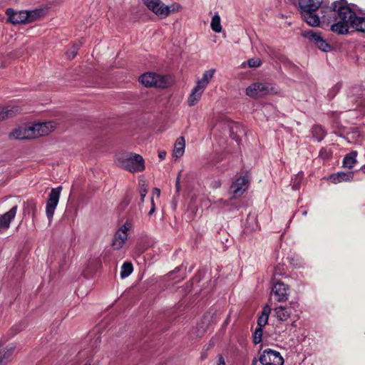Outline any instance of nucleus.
<instances>
[{
	"label": "nucleus",
	"instance_id": "1",
	"mask_svg": "<svg viewBox=\"0 0 365 365\" xmlns=\"http://www.w3.org/2000/svg\"><path fill=\"white\" fill-rule=\"evenodd\" d=\"M56 121H46L18 127L9 135L10 139L26 140L50 134L57 128Z\"/></svg>",
	"mask_w": 365,
	"mask_h": 365
},
{
	"label": "nucleus",
	"instance_id": "2",
	"mask_svg": "<svg viewBox=\"0 0 365 365\" xmlns=\"http://www.w3.org/2000/svg\"><path fill=\"white\" fill-rule=\"evenodd\" d=\"M345 0L334 1L330 6V11L333 12L334 18L336 23L331 25L332 31L339 34H344L349 31V21L352 16V11L346 6Z\"/></svg>",
	"mask_w": 365,
	"mask_h": 365
},
{
	"label": "nucleus",
	"instance_id": "3",
	"mask_svg": "<svg viewBox=\"0 0 365 365\" xmlns=\"http://www.w3.org/2000/svg\"><path fill=\"white\" fill-rule=\"evenodd\" d=\"M115 163L119 168L130 173L142 172L145 170L143 157L133 153L118 154Z\"/></svg>",
	"mask_w": 365,
	"mask_h": 365
},
{
	"label": "nucleus",
	"instance_id": "4",
	"mask_svg": "<svg viewBox=\"0 0 365 365\" xmlns=\"http://www.w3.org/2000/svg\"><path fill=\"white\" fill-rule=\"evenodd\" d=\"M246 95L250 98H258L267 95L279 93V88L273 83L268 82H255L245 90Z\"/></svg>",
	"mask_w": 365,
	"mask_h": 365
},
{
	"label": "nucleus",
	"instance_id": "5",
	"mask_svg": "<svg viewBox=\"0 0 365 365\" xmlns=\"http://www.w3.org/2000/svg\"><path fill=\"white\" fill-rule=\"evenodd\" d=\"M145 5L155 14L161 19L170 15L171 12L178 11L181 6L179 4L166 6L160 0H143Z\"/></svg>",
	"mask_w": 365,
	"mask_h": 365
},
{
	"label": "nucleus",
	"instance_id": "6",
	"mask_svg": "<svg viewBox=\"0 0 365 365\" xmlns=\"http://www.w3.org/2000/svg\"><path fill=\"white\" fill-rule=\"evenodd\" d=\"M133 227L132 220L128 219L114 235L112 247L114 250L121 249L128 239V232Z\"/></svg>",
	"mask_w": 365,
	"mask_h": 365
},
{
	"label": "nucleus",
	"instance_id": "7",
	"mask_svg": "<svg viewBox=\"0 0 365 365\" xmlns=\"http://www.w3.org/2000/svg\"><path fill=\"white\" fill-rule=\"evenodd\" d=\"M259 362L262 365H283L284 359L281 354L271 349H264L260 354Z\"/></svg>",
	"mask_w": 365,
	"mask_h": 365
},
{
	"label": "nucleus",
	"instance_id": "8",
	"mask_svg": "<svg viewBox=\"0 0 365 365\" xmlns=\"http://www.w3.org/2000/svg\"><path fill=\"white\" fill-rule=\"evenodd\" d=\"M61 190V186L52 188L51 192L48 195V197L46 202V213L49 222H51L53 217L55 210L59 201Z\"/></svg>",
	"mask_w": 365,
	"mask_h": 365
},
{
	"label": "nucleus",
	"instance_id": "9",
	"mask_svg": "<svg viewBox=\"0 0 365 365\" xmlns=\"http://www.w3.org/2000/svg\"><path fill=\"white\" fill-rule=\"evenodd\" d=\"M140 82L146 87L164 88L167 82L163 76L154 73H147L139 77Z\"/></svg>",
	"mask_w": 365,
	"mask_h": 365
},
{
	"label": "nucleus",
	"instance_id": "10",
	"mask_svg": "<svg viewBox=\"0 0 365 365\" xmlns=\"http://www.w3.org/2000/svg\"><path fill=\"white\" fill-rule=\"evenodd\" d=\"M304 36L312 41L321 51L327 52L330 50L331 46L322 37L319 33H317L313 30H309L306 31Z\"/></svg>",
	"mask_w": 365,
	"mask_h": 365
},
{
	"label": "nucleus",
	"instance_id": "11",
	"mask_svg": "<svg viewBox=\"0 0 365 365\" xmlns=\"http://www.w3.org/2000/svg\"><path fill=\"white\" fill-rule=\"evenodd\" d=\"M289 287L287 284L281 282H276L272 289V293L276 297L279 302H284L288 299Z\"/></svg>",
	"mask_w": 365,
	"mask_h": 365
},
{
	"label": "nucleus",
	"instance_id": "12",
	"mask_svg": "<svg viewBox=\"0 0 365 365\" xmlns=\"http://www.w3.org/2000/svg\"><path fill=\"white\" fill-rule=\"evenodd\" d=\"M249 182L245 177L238 178L231 185L230 192L234 197L241 196L248 187Z\"/></svg>",
	"mask_w": 365,
	"mask_h": 365
},
{
	"label": "nucleus",
	"instance_id": "13",
	"mask_svg": "<svg viewBox=\"0 0 365 365\" xmlns=\"http://www.w3.org/2000/svg\"><path fill=\"white\" fill-rule=\"evenodd\" d=\"M17 212V206H14L7 212L0 215V232H5L10 227L11 222L14 219Z\"/></svg>",
	"mask_w": 365,
	"mask_h": 365
},
{
	"label": "nucleus",
	"instance_id": "14",
	"mask_svg": "<svg viewBox=\"0 0 365 365\" xmlns=\"http://www.w3.org/2000/svg\"><path fill=\"white\" fill-rule=\"evenodd\" d=\"M9 21L13 24H26V11H15L12 9H7L6 11Z\"/></svg>",
	"mask_w": 365,
	"mask_h": 365
},
{
	"label": "nucleus",
	"instance_id": "15",
	"mask_svg": "<svg viewBox=\"0 0 365 365\" xmlns=\"http://www.w3.org/2000/svg\"><path fill=\"white\" fill-rule=\"evenodd\" d=\"M15 349L13 344L0 349V365H6L12 359Z\"/></svg>",
	"mask_w": 365,
	"mask_h": 365
},
{
	"label": "nucleus",
	"instance_id": "16",
	"mask_svg": "<svg viewBox=\"0 0 365 365\" xmlns=\"http://www.w3.org/2000/svg\"><path fill=\"white\" fill-rule=\"evenodd\" d=\"M322 0H299V6L301 11H317Z\"/></svg>",
	"mask_w": 365,
	"mask_h": 365
},
{
	"label": "nucleus",
	"instance_id": "17",
	"mask_svg": "<svg viewBox=\"0 0 365 365\" xmlns=\"http://www.w3.org/2000/svg\"><path fill=\"white\" fill-rule=\"evenodd\" d=\"M205 89L200 88L198 86H195L191 91L190 94L187 98V105L190 107L194 106L200 100Z\"/></svg>",
	"mask_w": 365,
	"mask_h": 365
},
{
	"label": "nucleus",
	"instance_id": "18",
	"mask_svg": "<svg viewBox=\"0 0 365 365\" xmlns=\"http://www.w3.org/2000/svg\"><path fill=\"white\" fill-rule=\"evenodd\" d=\"M316 11H301L302 19L309 26H317L319 25L320 20L319 16L314 13Z\"/></svg>",
	"mask_w": 365,
	"mask_h": 365
},
{
	"label": "nucleus",
	"instance_id": "19",
	"mask_svg": "<svg viewBox=\"0 0 365 365\" xmlns=\"http://www.w3.org/2000/svg\"><path fill=\"white\" fill-rule=\"evenodd\" d=\"M274 316L279 321H286L291 316V307L287 306H277L274 308Z\"/></svg>",
	"mask_w": 365,
	"mask_h": 365
},
{
	"label": "nucleus",
	"instance_id": "20",
	"mask_svg": "<svg viewBox=\"0 0 365 365\" xmlns=\"http://www.w3.org/2000/svg\"><path fill=\"white\" fill-rule=\"evenodd\" d=\"M215 73V68L205 71L202 74V78L197 80L196 85L205 90L210 81L212 78Z\"/></svg>",
	"mask_w": 365,
	"mask_h": 365
},
{
	"label": "nucleus",
	"instance_id": "21",
	"mask_svg": "<svg viewBox=\"0 0 365 365\" xmlns=\"http://www.w3.org/2000/svg\"><path fill=\"white\" fill-rule=\"evenodd\" d=\"M185 140L183 137H179L174 145L173 151V155L175 159H178L182 156L185 152Z\"/></svg>",
	"mask_w": 365,
	"mask_h": 365
},
{
	"label": "nucleus",
	"instance_id": "22",
	"mask_svg": "<svg viewBox=\"0 0 365 365\" xmlns=\"http://www.w3.org/2000/svg\"><path fill=\"white\" fill-rule=\"evenodd\" d=\"M19 110L20 108L17 106H7L0 108V120L11 117L14 114L19 113Z\"/></svg>",
	"mask_w": 365,
	"mask_h": 365
},
{
	"label": "nucleus",
	"instance_id": "23",
	"mask_svg": "<svg viewBox=\"0 0 365 365\" xmlns=\"http://www.w3.org/2000/svg\"><path fill=\"white\" fill-rule=\"evenodd\" d=\"M354 178L352 172L337 173L331 176V179L334 183H339L342 181H351Z\"/></svg>",
	"mask_w": 365,
	"mask_h": 365
},
{
	"label": "nucleus",
	"instance_id": "24",
	"mask_svg": "<svg viewBox=\"0 0 365 365\" xmlns=\"http://www.w3.org/2000/svg\"><path fill=\"white\" fill-rule=\"evenodd\" d=\"M271 310H272V309L269 305H266L263 308L262 314L257 319V326L259 327L262 328L263 327H264L267 324Z\"/></svg>",
	"mask_w": 365,
	"mask_h": 365
},
{
	"label": "nucleus",
	"instance_id": "25",
	"mask_svg": "<svg viewBox=\"0 0 365 365\" xmlns=\"http://www.w3.org/2000/svg\"><path fill=\"white\" fill-rule=\"evenodd\" d=\"M364 24V17H358L355 15V13L352 11V16L351 17L349 24L351 27L355 29L358 31H361L360 26H363Z\"/></svg>",
	"mask_w": 365,
	"mask_h": 365
},
{
	"label": "nucleus",
	"instance_id": "26",
	"mask_svg": "<svg viewBox=\"0 0 365 365\" xmlns=\"http://www.w3.org/2000/svg\"><path fill=\"white\" fill-rule=\"evenodd\" d=\"M356 155L357 153L356 151H353L346 155L343 160V165L348 168H353L356 163Z\"/></svg>",
	"mask_w": 365,
	"mask_h": 365
},
{
	"label": "nucleus",
	"instance_id": "27",
	"mask_svg": "<svg viewBox=\"0 0 365 365\" xmlns=\"http://www.w3.org/2000/svg\"><path fill=\"white\" fill-rule=\"evenodd\" d=\"M26 14L28 20H26V24L32 23L38 19H39L43 15L42 9H36L31 11H26Z\"/></svg>",
	"mask_w": 365,
	"mask_h": 365
},
{
	"label": "nucleus",
	"instance_id": "28",
	"mask_svg": "<svg viewBox=\"0 0 365 365\" xmlns=\"http://www.w3.org/2000/svg\"><path fill=\"white\" fill-rule=\"evenodd\" d=\"M312 136L315 138L317 141H321L325 137L326 132L324 131L322 126L316 125H314L312 128Z\"/></svg>",
	"mask_w": 365,
	"mask_h": 365
},
{
	"label": "nucleus",
	"instance_id": "29",
	"mask_svg": "<svg viewBox=\"0 0 365 365\" xmlns=\"http://www.w3.org/2000/svg\"><path fill=\"white\" fill-rule=\"evenodd\" d=\"M133 271V267L131 262H125L123 264L120 269V277L122 279L128 277Z\"/></svg>",
	"mask_w": 365,
	"mask_h": 365
},
{
	"label": "nucleus",
	"instance_id": "30",
	"mask_svg": "<svg viewBox=\"0 0 365 365\" xmlns=\"http://www.w3.org/2000/svg\"><path fill=\"white\" fill-rule=\"evenodd\" d=\"M36 211V203L33 200H28L24 204V212L25 214L30 215L34 216Z\"/></svg>",
	"mask_w": 365,
	"mask_h": 365
},
{
	"label": "nucleus",
	"instance_id": "31",
	"mask_svg": "<svg viewBox=\"0 0 365 365\" xmlns=\"http://www.w3.org/2000/svg\"><path fill=\"white\" fill-rule=\"evenodd\" d=\"M210 26L212 29L217 33H220L222 31L220 16H219V14H215L212 16Z\"/></svg>",
	"mask_w": 365,
	"mask_h": 365
},
{
	"label": "nucleus",
	"instance_id": "32",
	"mask_svg": "<svg viewBox=\"0 0 365 365\" xmlns=\"http://www.w3.org/2000/svg\"><path fill=\"white\" fill-rule=\"evenodd\" d=\"M262 328L258 327L255 329L253 336L254 344H257L262 341Z\"/></svg>",
	"mask_w": 365,
	"mask_h": 365
},
{
	"label": "nucleus",
	"instance_id": "33",
	"mask_svg": "<svg viewBox=\"0 0 365 365\" xmlns=\"http://www.w3.org/2000/svg\"><path fill=\"white\" fill-rule=\"evenodd\" d=\"M247 65L250 68H257L262 65V61L259 58H252L247 61Z\"/></svg>",
	"mask_w": 365,
	"mask_h": 365
},
{
	"label": "nucleus",
	"instance_id": "34",
	"mask_svg": "<svg viewBox=\"0 0 365 365\" xmlns=\"http://www.w3.org/2000/svg\"><path fill=\"white\" fill-rule=\"evenodd\" d=\"M303 175L302 174H298V175L296 177L294 182H293V189L294 190H299L300 187V182L302 180Z\"/></svg>",
	"mask_w": 365,
	"mask_h": 365
},
{
	"label": "nucleus",
	"instance_id": "35",
	"mask_svg": "<svg viewBox=\"0 0 365 365\" xmlns=\"http://www.w3.org/2000/svg\"><path fill=\"white\" fill-rule=\"evenodd\" d=\"M78 46H76L75 45L71 48V49L70 51H68L66 52V56H68V58H73L76 53H77V51H78Z\"/></svg>",
	"mask_w": 365,
	"mask_h": 365
},
{
	"label": "nucleus",
	"instance_id": "36",
	"mask_svg": "<svg viewBox=\"0 0 365 365\" xmlns=\"http://www.w3.org/2000/svg\"><path fill=\"white\" fill-rule=\"evenodd\" d=\"M147 194V190L145 188H141L140 190V195L141 197V202L144 201V198Z\"/></svg>",
	"mask_w": 365,
	"mask_h": 365
},
{
	"label": "nucleus",
	"instance_id": "37",
	"mask_svg": "<svg viewBox=\"0 0 365 365\" xmlns=\"http://www.w3.org/2000/svg\"><path fill=\"white\" fill-rule=\"evenodd\" d=\"M151 202H152V206H151L150 210L148 212L149 215H152L154 213L155 210L153 198L151 199Z\"/></svg>",
	"mask_w": 365,
	"mask_h": 365
},
{
	"label": "nucleus",
	"instance_id": "38",
	"mask_svg": "<svg viewBox=\"0 0 365 365\" xmlns=\"http://www.w3.org/2000/svg\"><path fill=\"white\" fill-rule=\"evenodd\" d=\"M217 365H225V359L222 356H218V362Z\"/></svg>",
	"mask_w": 365,
	"mask_h": 365
},
{
	"label": "nucleus",
	"instance_id": "39",
	"mask_svg": "<svg viewBox=\"0 0 365 365\" xmlns=\"http://www.w3.org/2000/svg\"><path fill=\"white\" fill-rule=\"evenodd\" d=\"M153 193L154 195H156V196H157L158 197H160V189H158V188L155 187V188H154V189L153 190Z\"/></svg>",
	"mask_w": 365,
	"mask_h": 365
},
{
	"label": "nucleus",
	"instance_id": "40",
	"mask_svg": "<svg viewBox=\"0 0 365 365\" xmlns=\"http://www.w3.org/2000/svg\"><path fill=\"white\" fill-rule=\"evenodd\" d=\"M165 155H166V153L165 151L160 152L159 155H158L159 158L161 160H163L165 158Z\"/></svg>",
	"mask_w": 365,
	"mask_h": 365
},
{
	"label": "nucleus",
	"instance_id": "41",
	"mask_svg": "<svg viewBox=\"0 0 365 365\" xmlns=\"http://www.w3.org/2000/svg\"><path fill=\"white\" fill-rule=\"evenodd\" d=\"M361 29V32H365V17H364V24H363V26H359Z\"/></svg>",
	"mask_w": 365,
	"mask_h": 365
},
{
	"label": "nucleus",
	"instance_id": "42",
	"mask_svg": "<svg viewBox=\"0 0 365 365\" xmlns=\"http://www.w3.org/2000/svg\"><path fill=\"white\" fill-rule=\"evenodd\" d=\"M5 66H5V63H4V62H2V63H1L0 68H5Z\"/></svg>",
	"mask_w": 365,
	"mask_h": 365
},
{
	"label": "nucleus",
	"instance_id": "43",
	"mask_svg": "<svg viewBox=\"0 0 365 365\" xmlns=\"http://www.w3.org/2000/svg\"><path fill=\"white\" fill-rule=\"evenodd\" d=\"M307 215V210H304V211H303V212H302V215H303V216H306Z\"/></svg>",
	"mask_w": 365,
	"mask_h": 365
},
{
	"label": "nucleus",
	"instance_id": "44",
	"mask_svg": "<svg viewBox=\"0 0 365 365\" xmlns=\"http://www.w3.org/2000/svg\"><path fill=\"white\" fill-rule=\"evenodd\" d=\"M332 89H333V90L335 91V93H336V92L339 90V88H338L337 86H336V87L333 88Z\"/></svg>",
	"mask_w": 365,
	"mask_h": 365
},
{
	"label": "nucleus",
	"instance_id": "45",
	"mask_svg": "<svg viewBox=\"0 0 365 365\" xmlns=\"http://www.w3.org/2000/svg\"><path fill=\"white\" fill-rule=\"evenodd\" d=\"M361 171L365 173V165L361 168Z\"/></svg>",
	"mask_w": 365,
	"mask_h": 365
},
{
	"label": "nucleus",
	"instance_id": "46",
	"mask_svg": "<svg viewBox=\"0 0 365 365\" xmlns=\"http://www.w3.org/2000/svg\"><path fill=\"white\" fill-rule=\"evenodd\" d=\"M85 365H91V364H85Z\"/></svg>",
	"mask_w": 365,
	"mask_h": 365
}]
</instances>
